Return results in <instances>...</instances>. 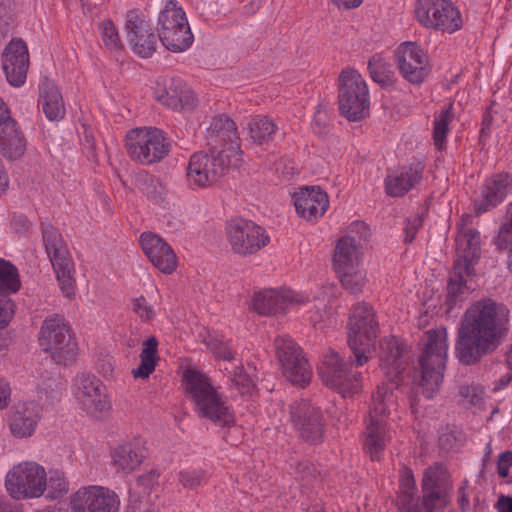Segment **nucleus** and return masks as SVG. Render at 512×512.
<instances>
[{
  "instance_id": "nucleus-48",
  "label": "nucleus",
  "mask_w": 512,
  "mask_h": 512,
  "mask_svg": "<svg viewBox=\"0 0 512 512\" xmlns=\"http://www.w3.org/2000/svg\"><path fill=\"white\" fill-rule=\"evenodd\" d=\"M309 321L313 326L322 328V324L332 323V313L327 309L325 299H318V304L309 311Z\"/></svg>"
},
{
  "instance_id": "nucleus-38",
  "label": "nucleus",
  "mask_w": 512,
  "mask_h": 512,
  "mask_svg": "<svg viewBox=\"0 0 512 512\" xmlns=\"http://www.w3.org/2000/svg\"><path fill=\"white\" fill-rule=\"evenodd\" d=\"M45 497L55 500L63 497L69 491V482L64 472L58 469H51L45 476Z\"/></svg>"
},
{
  "instance_id": "nucleus-52",
  "label": "nucleus",
  "mask_w": 512,
  "mask_h": 512,
  "mask_svg": "<svg viewBox=\"0 0 512 512\" xmlns=\"http://www.w3.org/2000/svg\"><path fill=\"white\" fill-rule=\"evenodd\" d=\"M496 246L501 249H509L512 246V223L505 220L501 224L498 234L494 239Z\"/></svg>"
},
{
  "instance_id": "nucleus-25",
  "label": "nucleus",
  "mask_w": 512,
  "mask_h": 512,
  "mask_svg": "<svg viewBox=\"0 0 512 512\" xmlns=\"http://www.w3.org/2000/svg\"><path fill=\"white\" fill-rule=\"evenodd\" d=\"M205 139L210 151L226 150L224 156L231 154L233 146L241 149L236 124L225 115H218L211 119L206 128Z\"/></svg>"
},
{
  "instance_id": "nucleus-39",
  "label": "nucleus",
  "mask_w": 512,
  "mask_h": 512,
  "mask_svg": "<svg viewBox=\"0 0 512 512\" xmlns=\"http://www.w3.org/2000/svg\"><path fill=\"white\" fill-rule=\"evenodd\" d=\"M415 480L412 471L404 468L400 475L398 503L402 510L412 512L414 505Z\"/></svg>"
},
{
  "instance_id": "nucleus-6",
  "label": "nucleus",
  "mask_w": 512,
  "mask_h": 512,
  "mask_svg": "<svg viewBox=\"0 0 512 512\" xmlns=\"http://www.w3.org/2000/svg\"><path fill=\"white\" fill-rule=\"evenodd\" d=\"M226 150L217 152L210 151V154L194 153L186 168V178L193 189L208 188L218 182L230 168H237L242 162V150L233 146L231 154L224 153Z\"/></svg>"
},
{
  "instance_id": "nucleus-53",
  "label": "nucleus",
  "mask_w": 512,
  "mask_h": 512,
  "mask_svg": "<svg viewBox=\"0 0 512 512\" xmlns=\"http://www.w3.org/2000/svg\"><path fill=\"white\" fill-rule=\"evenodd\" d=\"M13 314V301L5 295H0V329L4 328L8 324Z\"/></svg>"
},
{
  "instance_id": "nucleus-30",
  "label": "nucleus",
  "mask_w": 512,
  "mask_h": 512,
  "mask_svg": "<svg viewBox=\"0 0 512 512\" xmlns=\"http://www.w3.org/2000/svg\"><path fill=\"white\" fill-rule=\"evenodd\" d=\"M423 170V164L417 163L389 174L385 179L386 193L391 197L403 196L420 182Z\"/></svg>"
},
{
  "instance_id": "nucleus-18",
  "label": "nucleus",
  "mask_w": 512,
  "mask_h": 512,
  "mask_svg": "<svg viewBox=\"0 0 512 512\" xmlns=\"http://www.w3.org/2000/svg\"><path fill=\"white\" fill-rule=\"evenodd\" d=\"M291 421L298 436L305 442L318 444L323 439L324 420L321 411L302 400L291 407Z\"/></svg>"
},
{
  "instance_id": "nucleus-42",
  "label": "nucleus",
  "mask_w": 512,
  "mask_h": 512,
  "mask_svg": "<svg viewBox=\"0 0 512 512\" xmlns=\"http://www.w3.org/2000/svg\"><path fill=\"white\" fill-rule=\"evenodd\" d=\"M368 70L373 81L381 86L392 84L393 72L390 65L381 56L375 55L369 60Z\"/></svg>"
},
{
  "instance_id": "nucleus-3",
  "label": "nucleus",
  "mask_w": 512,
  "mask_h": 512,
  "mask_svg": "<svg viewBox=\"0 0 512 512\" xmlns=\"http://www.w3.org/2000/svg\"><path fill=\"white\" fill-rule=\"evenodd\" d=\"M380 366L390 384H383L373 394V407L366 420V429L363 439L364 451L371 460L378 461L383 455L391 435L386 429L383 417L394 406L393 390L399 386V378L405 369L406 361L403 358V345L396 338L385 340L381 344Z\"/></svg>"
},
{
  "instance_id": "nucleus-26",
  "label": "nucleus",
  "mask_w": 512,
  "mask_h": 512,
  "mask_svg": "<svg viewBox=\"0 0 512 512\" xmlns=\"http://www.w3.org/2000/svg\"><path fill=\"white\" fill-rule=\"evenodd\" d=\"M140 244L151 263L163 273H171L177 265L173 249L161 237L153 233H142Z\"/></svg>"
},
{
  "instance_id": "nucleus-10",
  "label": "nucleus",
  "mask_w": 512,
  "mask_h": 512,
  "mask_svg": "<svg viewBox=\"0 0 512 512\" xmlns=\"http://www.w3.org/2000/svg\"><path fill=\"white\" fill-rule=\"evenodd\" d=\"M129 157L142 165H152L168 155L170 144L164 133L155 127L135 128L126 135Z\"/></svg>"
},
{
  "instance_id": "nucleus-51",
  "label": "nucleus",
  "mask_w": 512,
  "mask_h": 512,
  "mask_svg": "<svg viewBox=\"0 0 512 512\" xmlns=\"http://www.w3.org/2000/svg\"><path fill=\"white\" fill-rule=\"evenodd\" d=\"M208 346L211 352L217 357L228 361L234 359V351L227 341L219 338H212L208 342Z\"/></svg>"
},
{
  "instance_id": "nucleus-17",
  "label": "nucleus",
  "mask_w": 512,
  "mask_h": 512,
  "mask_svg": "<svg viewBox=\"0 0 512 512\" xmlns=\"http://www.w3.org/2000/svg\"><path fill=\"white\" fill-rule=\"evenodd\" d=\"M396 60L403 78L412 84H421L430 73L427 53L415 42H404L396 50Z\"/></svg>"
},
{
  "instance_id": "nucleus-35",
  "label": "nucleus",
  "mask_w": 512,
  "mask_h": 512,
  "mask_svg": "<svg viewBox=\"0 0 512 512\" xmlns=\"http://www.w3.org/2000/svg\"><path fill=\"white\" fill-rule=\"evenodd\" d=\"M453 110V104L448 103L435 114L433 122V141L439 150L445 147L449 126L454 119Z\"/></svg>"
},
{
  "instance_id": "nucleus-5",
  "label": "nucleus",
  "mask_w": 512,
  "mask_h": 512,
  "mask_svg": "<svg viewBox=\"0 0 512 512\" xmlns=\"http://www.w3.org/2000/svg\"><path fill=\"white\" fill-rule=\"evenodd\" d=\"M448 356L447 331L440 327L425 333L424 349L419 357V385L426 398H432L440 388Z\"/></svg>"
},
{
  "instance_id": "nucleus-37",
  "label": "nucleus",
  "mask_w": 512,
  "mask_h": 512,
  "mask_svg": "<svg viewBox=\"0 0 512 512\" xmlns=\"http://www.w3.org/2000/svg\"><path fill=\"white\" fill-rule=\"evenodd\" d=\"M338 278L345 290L356 294L362 292L367 282V273L363 265H357L350 269L336 271Z\"/></svg>"
},
{
  "instance_id": "nucleus-7",
  "label": "nucleus",
  "mask_w": 512,
  "mask_h": 512,
  "mask_svg": "<svg viewBox=\"0 0 512 512\" xmlns=\"http://www.w3.org/2000/svg\"><path fill=\"white\" fill-rule=\"evenodd\" d=\"M43 242L50 259L61 292L67 298L75 295V268L70 252L61 234L53 226L42 229Z\"/></svg>"
},
{
  "instance_id": "nucleus-33",
  "label": "nucleus",
  "mask_w": 512,
  "mask_h": 512,
  "mask_svg": "<svg viewBox=\"0 0 512 512\" xmlns=\"http://www.w3.org/2000/svg\"><path fill=\"white\" fill-rule=\"evenodd\" d=\"M39 89V104L42 106L45 116L51 121L62 119L65 115V105L55 83L48 78H44Z\"/></svg>"
},
{
  "instance_id": "nucleus-15",
  "label": "nucleus",
  "mask_w": 512,
  "mask_h": 512,
  "mask_svg": "<svg viewBox=\"0 0 512 512\" xmlns=\"http://www.w3.org/2000/svg\"><path fill=\"white\" fill-rule=\"evenodd\" d=\"M283 375L294 385L304 386L311 379V367L300 348L288 336H277L274 341Z\"/></svg>"
},
{
  "instance_id": "nucleus-19",
  "label": "nucleus",
  "mask_w": 512,
  "mask_h": 512,
  "mask_svg": "<svg viewBox=\"0 0 512 512\" xmlns=\"http://www.w3.org/2000/svg\"><path fill=\"white\" fill-rule=\"evenodd\" d=\"M154 93L158 102L174 111H192L198 104L193 90L180 79L157 81Z\"/></svg>"
},
{
  "instance_id": "nucleus-9",
  "label": "nucleus",
  "mask_w": 512,
  "mask_h": 512,
  "mask_svg": "<svg viewBox=\"0 0 512 512\" xmlns=\"http://www.w3.org/2000/svg\"><path fill=\"white\" fill-rule=\"evenodd\" d=\"M39 345L59 364L66 365L75 360L77 345L65 319L60 315L47 317L41 327Z\"/></svg>"
},
{
  "instance_id": "nucleus-14",
  "label": "nucleus",
  "mask_w": 512,
  "mask_h": 512,
  "mask_svg": "<svg viewBox=\"0 0 512 512\" xmlns=\"http://www.w3.org/2000/svg\"><path fill=\"white\" fill-rule=\"evenodd\" d=\"M72 388L80 409L88 416L97 420L108 416L112 406L103 383L95 375L87 373L77 375Z\"/></svg>"
},
{
  "instance_id": "nucleus-44",
  "label": "nucleus",
  "mask_w": 512,
  "mask_h": 512,
  "mask_svg": "<svg viewBox=\"0 0 512 512\" xmlns=\"http://www.w3.org/2000/svg\"><path fill=\"white\" fill-rule=\"evenodd\" d=\"M95 492L94 507L96 510H93V512H118L120 500L115 492L98 485Z\"/></svg>"
},
{
  "instance_id": "nucleus-1",
  "label": "nucleus",
  "mask_w": 512,
  "mask_h": 512,
  "mask_svg": "<svg viewBox=\"0 0 512 512\" xmlns=\"http://www.w3.org/2000/svg\"><path fill=\"white\" fill-rule=\"evenodd\" d=\"M347 329L353 363L344 362L337 352L330 351L318 368L323 383L343 397L351 396L361 388V373L353 371L352 366H362L368 361L367 349L377 337L379 328L372 308L365 303L355 305Z\"/></svg>"
},
{
  "instance_id": "nucleus-21",
  "label": "nucleus",
  "mask_w": 512,
  "mask_h": 512,
  "mask_svg": "<svg viewBox=\"0 0 512 512\" xmlns=\"http://www.w3.org/2000/svg\"><path fill=\"white\" fill-rule=\"evenodd\" d=\"M42 406L34 401L19 402L7 415V425L11 435L17 439L33 436L42 417Z\"/></svg>"
},
{
  "instance_id": "nucleus-8",
  "label": "nucleus",
  "mask_w": 512,
  "mask_h": 512,
  "mask_svg": "<svg viewBox=\"0 0 512 512\" xmlns=\"http://www.w3.org/2000/svg\"><path fill=\"white\" fill-rule=\"evenodd\" d=\"M338 103L341 114L350 121L361 120L368 113V86L357 70H342L339 76Z\"/></svg>"
},
{
  "instance_id": "nucleus-4",
  "label": "nucleus",
  "mask_w": 512,
  "mask_h": 512,
  "mask_svg": "<svg viewBox=\"0 0 512 512\" xmlns=\"http://www.w3.org/2000/svg\"><path fill=\"white\" fill-rule=\"evenodd\" d=\"M182 385L199 417L219 426H230L234 423V414L225 397L202 371L196 368L185 369L182 374Z\"/></svg>"
},
{
  "instance_id": "nucleus-11",
  "label": "nucleus",
  "mask_w": 512,
  "mask_h": 512,
  "mask_svg": "<svg viewBox=\"0 0 512 512\" xmlns=\"http://www.w3.org/2000/svg\"><path fill=\"white\" fill-rule=\"evenodd\" d=\"M415 16L423 27L449 34L463 26L460 11L451 0H417Z\"/></svg>"
},
{
  "instance_id": "nucleus-64",
  "label": "nucleus",
  "mask_w": 512,
  "mask_h": 512,
  "mask_svg": "<svg viewBox=\"0 0 512 512\" xmlns=\"http://www.w3.org/2000/svg\"><path fill=\"white\" fill-rule=\"evenodd\" d=\"M0 512H19L13 503L10 501L0 498Z\"/></svg>"
},
{
  "instance_id": "nucleus-41",
  "label": "nucleus",
  "mask_w": 512,
  "mask_h": 512,
  "mask_svg": "<svg viewBox=\"0 0 512 512\" xmlns=\"http://www.w3.org/2000/svg\"><path fill=\"white\" fill-rule=\"evenodd\" d=\"M21 287L17 268L9 261L0 258V291L16 293Z\"/></svg>"
},
{
  "instance_id": "nucleus-36",
  "label": "nucleus",
  "mask_w": 512,
  "mask_h": 512,
  "mask_svg": "<svg viewBox=\"0 0 512 512\" xmlns=\"http://www.w3.org/2000/svg\"><path fill=\"white\" fill-rule=\"evenodd\" d=\"M158 341L151 336L143 343V349L140 353V365L133 369L132 374L135 378H148L154 371L157 357Z\"/></svg>"
},
{
  "instance_id": "nucleus-59",
  "label": "nucleus",
  "mask_w": 512,
  "mask_h": 512,
  "mask_svg": "<svg viewBox=\"0 0 512 512\" xmlns=\"http://www.w3.org/2000/svg\"><path fill=\"white\" fill-rule=\"evenodd\" d=\"M10 383L0 374V409L8 407L11 401Z\"/></svg>"
},
{
  "instance_id": "nucleus-2",
  "label": "nucleus",
  "mask_w": 512,
  "mask_h": 512,
  "mask_svg": "<svg viewBox=\"0 0 512 512\" xmlns=\"http://www.w3.org/2000/svg\"><path fill=\"white\" fill-rule=\"evenodd\" d=\"M508 311L490 298L474 302L465 311L457 333L455 353L465 365H475L494 353L507 333Z\"/></svg>"
},
{
  "instance_id": "nucleus-57",
  "label": "nucleus",
  "mask_w": 512,
  "mask_h": 512,
  "mask_svg": "<svg viewBox=\"0 0 512 512\" xmlns=\"http://www.w3.org/2000/svg\"><path fill=\"white\" fill-rule=\"evenodd\" d=\"M512 466V451L501 453L497 461V471L501 478H505L509 474V468Z\"/></svg>"
},
{
  "instance_id": "nucleus-31",
  "label": "nucleus",
  "mask_w": 512,
  "mask_h": 512,
  "mask_svg": "<svg viewBox=\"0 0 512 512\" xmlns=\"http://www.w3.org/2000/svg\"><path fill=\"white\" fill-rule=\"evenodd\" d=\"M111 457L117 471L129 474L140 466L146 457V450L141 441L136 440L117 446Z\"/></svg>"
},
{
  "instance_id": "nucleus-63",
  "label": "nucleus",
  "mask_w": 512,
  "mask_h": 512,
  "mask_svg": "<svg viewBox=\"0 0 512 512\" xmlns=\"http://www.w3.org/2000/svg\"><path fill=\"white\" fill-rule=\"evenodd\" d=\"M512 381V371L503 375L499 380H497L494 384L493 391L497 392L504 388H506Z\"/></svg>"
},
{
  "instance_id": "nucleus-20",
  "label": "nucleus",
  "mask_w": 512,
  "mask_h": 512,
  "mask_svg": "<svg viewBox=\"0 0 512 512\" xmlns=\"http://www.w3.org/2000/svg\"><path fill=\"white\" fill-rule=\"evenodd\" d=\"M125 27L132 51L142 58L151 57L156 50L157 37L144 16L137 10L128 11Z\"/></svg>"
},
{
  "instance_id": "nucleus-43",
  "label": "nucleus",
  "mask_w": 512,
  "mask_h": 512,
  "mask_svg": "<svg viewBox=\"0 0 512 512\" xmlns=\"http://www.w3.org/2000/svg\"><path fill=\"white\" fill-rule=\"evenodd\" d=\"M450 489L446 470L441 464H434L425 470L422 489Z\"/></svg>"
},
{
  "instance_id": "nucleus-46",
  "label": "nucleus",
  "mask_w": 512,
  "mask_h": 512,
  "mask_svg": "<svg viewBox=\"0 0 512 512\" xmlns=\"http://www.w3.org/2000/svg\"><path fill=\"white\" fill-rule=\"evenodd\" d=\"M207 475L205 470L197 469H183L178 472L179 484L187 490H194L206 482Z\"/></svg>"
},
{
  "instance_id": "nucleus-50",
  "label": "nucleus",
  "mask_w": 512,
  "mask_h": 512,
  "mask_svg": "<svg viewBox=\"0 0 512 512\" xmlns=\"http://www.w3.org/2000/svg\"><path fill=\"white\" fill-rule=\"evenodd\" d=\"M132 310L144 322H149L156 316L154 307L143 296L133 300Z\"/></svg>"
},
{
  "instance_id": "nucleus-45",
  "label": "nucleus",
  "mask_w": 512,
  "mask_h": 512,
  "mask_svg": "<svg viewBox=\"0 0 512 512\" xmlns=\"http://www.w3.org/2000/svg\"><path fill=\"white\" fill-rule=\"evenodd\" d=\"M423 506L426 512H442L446 503L449 490L447 489H422Z\"/></svg>"
},
{
  "instance_id": "nucleus-62",
  "label": "nucleus",
  "mask_w": 512,
  "mask_h": 512,
  "mask_svg": "<svg viewBox=\"0 0 512 512\" xmlns=\"http://www.w3.org/2000/svg\"><path fill=\"white\" fill-rule=\"evenodd\" d=\"M331 2L339 9L348 10L360 6L363 0H331Z\"/></svg>"
},
{
  "instance_id": "nucleus-32",
  "label": "nucleus",
  "mask_w": 512,
  "mask_h": 512,
  "mask_svg": "<svg viewBox=\"0 0 512 512\" xmlns=\"http://www.w3.org/2000/svg\"><path fill=\"white\" fill-rule=\"evenodd\" d=\"M362 264V250L359 241L351 236L341 237L334 249L333 266L336 271Z\"/></svg>"
},
{
  "instance_id": "nucleus-60",
  "label": "nucleus",
  "mask_w": 512,
  "mask_h": 512,
  "mask_svg": "<svg viewBox=\"0 0 512 512\" xmlns=\"http://www.w3.org/2000/svg\"><path fill=\"white\" fill-rule=\"evenodd\" d=\"M297 473L300 474L301 480H308L315 476V468L309 462H300L297 465Z\"/></svg>"
},
{
  "instance_id": "nucleus-40",
  "label": "nucleus",
  "mask_w": 512,
  "mask_h": 512,
  "mask_svg": "<svg viewBox=\"0 0 512 512\" xmlns=\"http://www.w3.org/2000/svg\"><path fill=\"white\" fill-rule=\"evenodd\" d=\"M95 489L97 485L85 486L77 490L70 497V509L71 512H93L95 509Z\"/></svg>"
},
{
  "instance_id": "nucleus-24",
  "label": "nucleus",
  "mask_w": 512,
  "mask_h": 512,
  "mask_svg": "<svg viewBox=\"0 0 512 512\" xmlns=\"http://www.w3.org/2000/svg\"><path fill=\"white\" fill-rule=\"evenodd\" d=\"M29 67V54L22 40H12L2 54V68L6 79L14 87L22 86L26 81Z\"/></svg>"
},
{
  "instance_id": "nucleus-49",
  "label": "nucleus",
  "mask_w": 512,
  "mask_h": 512,
  "mask_svg": "<svg viewBox=\"0 0 512 512\" xmlns=\"http://www.w3.org/2000/svg\"><path fill=\"white\" fill-rule=\"evenodd\" d=\"M230 379L238 392L242 395L251 394L254 389L252 379L244 372L243 368L236 367L229 372Z\"/></svg>"
},
{
  "instance_id": "nucleus-58",
  "label": "nucleus",
  "mask_w": 512,
  "mask_h": 512,
  "mask_svg": "<svg viewBox=\"0 0 512 512\" xmlns=\"http://www.w3.org/2000/svg\"><path fill=\"white\" fill-rule=\"evenodd\" d=\"M453 275L454 276L450 278L447 286L449 298L456 297L459 293H461V289L466 282V277L470 276L471 274H464L463 277L460 278L453 271Z\"/></svg>"
},
{
  "instance_id": "nucleus-55",
  "label": "nucleus",
  "mask_w": 512,
  "mask_h": 512,
  "mask_svg": "<svg viewBox=\"0 0 512 512\" xmlns=\"http://www.w3.org/2000/svg\"><path fill=\"white\" fill-rule=\"evenodd\" d=\"M460 394L467 399L469 403L477 405L483 400L484 390L478 386L467 385L461 387Z\"/></svg>"
},
{
  "instance_id": "nucleus-27",
  "label": "nucleus",
  "mask_w": 512,
  "mask_h": 512,
  "mask_svg": "<svg viewBox=\"0 0 512 512\" xmlns=\"http://www.w3.org/2000/svg\"><path fill=\"white\" fill-rule=\"evenodd\" d=\"M297 214L310 222L321 218L329 206L328 195L319 187H305L294 195Z\"/></svg>"
},
{
  "instance_id": "nucleus-12",
  "label": "nucleus",
  "mask_w": 512,
  "mask_h": 512,
  "mask_svg": "<svg viewBox=\"0 0 512 512\" xmlns=\"http://www.w3.org/2000/svg\"><path fill=\"white\" fill-rule=\"evenodd\" d=\"M159 39L170 51L179 53L187 50L194 37L184 11L173 1L165 6L158 18Z\"/></svg>"
},
{
  "instance_id": "nucleus-23",
  "label": "nucleus",
  "mask_w": 512,
  "mask_h": 512,
  "mask_svg": "<svg viewBox=\"0 0 512 512\" xmlns=\"http://www.w3.org/2000/svg\"><path fill=\"white\" fill-rule=\"evenodd\" d=\"M480 258V234L475 229L463 226L456 238V259L453 269L460 278L464 274H472L473 266Z\"/></svg>"
},
{
  "instance_id": "nucleus-54",
  "label": "nucleus",
  "mask_w": 512,
  "mask_h": 512,
  "mask_svg": "<svg viewBox=\"0 0 512 512\" xmlns=\"http://www.w3.org/2000/svg\"><path fill=\"white\" fill-rule=\"evenodd\" d=\"M422 224H423V213L414 215L407 219L406 225L404 228L406 242H411L415 238V236H416L419 228L422 226Z\"/></svg>"
},
{
  "instance_id": "nucleus-47",
  "label": "nucleus",
  "mask_w": 512,
  "mask_h": 512,
  "mask_svg": "<svg viewBox=\"0 0 512 512\" xmlns=\"http://www.w3.org/2000/svg\"><path fill=\"white\" fill-rule=\"evenodd\" d=\"M101 39L104 45L112 50L116 51L121 49L122 44L116 27L111 20H105L99 27Z\"/></svg>"
},
{
  "instance_id": "nucleus-28",
  "label": "nucleus",
  "mask_w": 512,
  "mask_h": 512,
  "mask_svg": "<svg viewBox=\"0 0 512 512\" xmlns=\"http://www.w3.org/2000/svg\"><path fill=\"white\" fill-rule=\"evenodd\" d=\"M27 139L19 123L11 115L0 121V154L9 160L24 156Z\"/></svg>"
},
{
  "instance_id": "nucleus-29",
  "label": "nucleus",
  "mask_w": 512,
  "mask_h": 512,
  "mask_svg": "<svg viewBox=\"0 0 512 512\" xmlns=\"http://www.w3.org/2000/svg\"><path fill=\"white\" fill-rule=\"evenodd\" d=\"M512 186V177L501 173L489 178L482 189V201L475 204V213L480 215L501 203Z\"/></svg>"
},
{
  "instance_id": "nucleus-56",
  "label": "nucleus",
  "mask_w": 512,
  "mask_h": 512,
  "mask_svg": "<svg viewBox=\"0 0 512 512\" xmlns=\"http://www.w3.org/2000/svg\"><path fill=\"white\" fill-rule=\"evenodd\" d=\"M159 476L157 470L146 472L138 477V485L143 487L145 491H150L158 484Z\"/></svg>"
},
{
  "instance_id": "nucleus-22",
  "label": "nucleus",
  "mask_w": 512,
  "mask_h": 512,
  "mask_svg": "<svg viewBox=\"0 0 512 512\" xmlns=\"http://www.w3.org/2000/svg\"><path fill=\"white\" fill-rule=\"evenodd\" d=\"M302 302L303 298L290 289H265L254 294L251 306L261 315H274L284 313Z\"/></svg>"
},
{
  "instance_id": "nucleus-34",
  "label": "nucleus",
  "mask_w": 512,
  "mask_h": 512,
  "mask_svg": "<svg viewBox=\"0 0 512 512\" xmlns=\"http://www.w3.org/2000/svg\"><path fill=\"white\" fill-rule=\"evenodd\" d=\"M247 126L250 139L258 145L270 142L278 130L274 120L266 115L253 116Z\"/></svg>"
},
{
  "instance_id": "nucleus-16",
  "label": "nucleus",
  "mask_w": 512,
  "mask_h": 512,
  "mask_svg": "<svg viewBox=\"0 0 512 512\" xmlns=\"http://www.w3.org/2000/svg\"><path fill=\"white\" fill-rule=\"evenodd\" d=\"M228 241L239 255H251L269 243L266 231L256 223L241 218L233 219L227 226Z\"/></svg>"
},
{
  "instance_id": "nucleus-61",
  "label": "nucleus",
  "mask_w": 512,
  "mask_h": 512,
  "mask_svg": "<svg viewBox=\"0 0 512 512\" xmlns=\"http://www.w3.org/2000/svg\"><path fill=\"white\" fill-rule=\"evenodd\" d=\"M496 508L498 512H512V497L505 495L499 496Z\"/></svg>"
},
{
  "instance_id": "nucleus-13",
  "label": "nucleus",
  "mask_w": 512,
  "mask_h": 512,
  "mask_svg": "<svg viewBox=\"0 0 512 512\" xmlns=\"http://www.w3.org/2000/svg\"><path fill=\"white\" fill-rule=\"evenodd\" d=\"M46 471L36 462H21L6 475V488L15 499L39 498L45 493Z\"/></svg>"
}]
</instances>
